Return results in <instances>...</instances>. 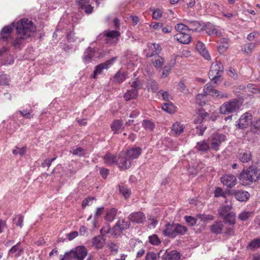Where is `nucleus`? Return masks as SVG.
<instances>
[{"mask_svg":"<svg viewBox=\"0 0 260 260\" xmlns=\"http://www.w3.org/2000/svg\"><path fill=\"white\" fill-rule=\"evenodd\" d=\"M20 113L25 118L30 119L32 117V115L31 114L32 110H29L27 111V110H23L22 111H19Z\"/></svg>","mask_w":260,"mask_h":260,"instance_id":"nucleus-61","label":"nucleus"},{"mask_svg":"<svg viewBox=\"0 0 260 260\" xmlns=\"http://www.w3.org/2000/svg\"><path fill=\"white\" fill-rule=\"evenodd\" d=\"M165 62V60L160 56H155L152 60V63L157 69H160Z\"/></svg>","mask_w":260,"mask_h":260,"instance_id":"nucleus-29","label":"nucleus"},{"mask_svg":"<svg viewBox=\"0 0 260 260\" xmlns=\"http://www.w3.org/2000/svg\"><path fill=\"white\" fill-rule=\"evenodd\" d=\"M197 217L202 221L212 220L213 219V216L211 215L198 214Z\"/></svg>","mask_w":260,"mask_h":260,"instance_id":"nucleus-57","label":"nucleus"},{"mask_svg":"<svg viewBox=\"0 0 260 260\" xmlns=\"http://www.w3.org/2000/svg\"><path fill=\"white\" fill-rule=\"evenodd\" d=\"M119 191L122 194V195L125 197V199L129 198L131 194V190L126 187L125 186H120L119 187Z\"/></svg>","mask_w":260,"mask_h":260,"instance_id":"nucleus-47","label":"nucleus"},{"mask_svg":"<svg viewBox=\"0 0 260 260\" xmlns=\"http://www.w3.org/2000/svg\"><path fill=\"white\" fill-rule=\"evenodd\" d=\"M213 97L219 99H227L229 97V95L226 92H222L217 90L214 92Z\"/></svg>","mask_w":260,"mask_h":260,"instance_id":"nucleus-52","label":"nucleus"},{"mask_svg":"<svg viewBox=\"0 0 260 260\" xmlns=\"http://www.w3.org/2000/svg\"><path fill=\"white\" fill-rule=\"evenodd\" d=\"M10 81L9 76L6 74H2L0 75V84L7 85Z\"/></svg>","mask_w":260,"mask_h":260,"instance_id":"nucleus-53","label":"nucleus"},{"mask_svg":"<svg viewBox=\"0 0 260 260\" xmlns=\"http://www.w3.org/2000/svg\"><path fill=\"white\" fill-rule=\"evenodd\" d=\"M26 147H22L19 148L16 147L13 151V153L15 155L19 154L20 156L23 155L26 152Z\"/></svg>","mask_w":260,"mask_h":260,"instance_id":"nucleus-55","label":"nucleus"},{"mask_svg":"<svg viewBox=\"0 0 260 260\" xmlns=\"http://www.w3.org/2000/svg\"><path fill=\"white\" fill-rule=\"evenodd\" d=\"M252 121V115L249 112H246L241 116L236 124L239 128L244 129L251 125Z\"/></svg>","mask_w":260,"mask_h":260,"instance_id":"nucleus-5","label":"nucleus"},{"mask_svg":"<svg viewBox=\"0 0 260 260\" xmlns=\"http://www.w3.org/2000/svg\"><path fill=\"white\" fill-rule=\"evenodd\" d=\"M221 181L228 187L232 188L236 184L237 179L234 175H225L221 178Z\"/></svg>","mask_w":260,"mask_h":260,"instance_id":"nucleus-11","label":"nucleus"},{"mask_svg":"<svg viewBox=\"0 0 260 260\" xmlns=\"http://www.w3.org/2000/svg\"><path fill=\"white\" fill-rule=\"evenodd\" d=\"M71 152L73 154L78 156L84 155L85 153V150L80 147L73 148Z\"/></svg>","mask_w":260,"mask_h":260,"instance_id":"nucleus-45","label":"nucleus"},{"mask_svg":"<svg viewBox=\"0 0 260 260\" xmlns=\"http://www.w3.org/2000/svg\"><path fill=\"white\" fill-rule=\"evenodd\" d=\"M161 48L160 45L156 43H150L148 45V49L145 50L146 55L151 57L160 53Z\"/></svg>","mask_w":260,"mask_h":260,"instance_id":"nucleus-9","label":"nucleus"},{"mask_svg":"<svg viewBox=\"0 0 260 260\" xmlns=\"http://www.w3.org/2000/svg\"><path fill=\"white\" fill-rule=\"evenodd\" d=\"M23 216L19 214L15 216V217L14 218L15 220L17 219V221L16 222V224L20 227L22 228L23 226Z\"/></svg>","mask_w":260,"mask_h":260,"instance_id":"nucleus-60","label":"nucleus"},{"mask_svg":"<svg viewBox=\"0 0 260 260\" xmlns=\"http://www.w3.org/2000/svg\"><path fill=\"white\" fill-rule=\"evenodd\" d=\"M94 51L91 48H88L85 51L83 59L85 62H89L92 57L94 56Z\"/></svg>","mask_w":260,"mask_h":260,"instance_id":"nucleus-25","label":"nucleus"},{"mask_svg":"<svg viewBox=\"0 0 260 260\" xmlns=\"http://www.w3.org/2000/svg\"><path fill=\"white\" fill-rule=\"evenodd\" d=\"M186 23L189 28L188 31H197L201 27V24L198 21L186 20Z\"/></svg>","mask_w":260,"mask_h":260,"instance_id":"nucleus-20","label":"nucleus"},{"mask_svg":"<svg viewBox=\"0 0 260 260\" xmlns=\"http://www.w3.org/2000/svg\"><path fill=\"white\" fill-rule=\"evenodd\" d=\"M259 247H260V239H254L248 245V248L251 250H254Z\"/></svg>","mask_w":260,"mask_h":260,"instance_id":"nucleus-43","label":"nucleus"},{"mask_svg":"<svg viewBox=\"0 0 260 260\" xmlns=\"http://www.w3.org/2000/svg\"><path fill=\"white\" fill-rule=\"evenodd\" d=\"M147 89L152 92H155L158 89V84L154 80L150 79L147 82Z\"/></svg>","mask_w":260,"mask_h":260,"instance_id":"nucleus-34","label":"nucleus"},{"mask_svg":"<svg viewBox=\"0 0 260 260\" xmlns=\"http://www.w3.org/2000/svg\"><path fill=\"white\" fill-rule=\"evenodd\" d=\"M117 210L116 208H113L110 209L107 211L106 215L105 216V220L112 222L115 219V217L117 214Z\"/></svg>","mask_w":260,"mask_h":260,"instance_id":"nucleus-27","label":"nucleus"},{"mask_svg":"<svg viewBox=\"0 0 260 260\" xmlns=\"http://www.w3.org/2000/svg\"><path fill=\"white\" fill-rule=\"evenodd\" d=\"M138 95V91L136 89L128 90L124 95V99L128 101L136 99Z\"/></svg>","mask_w":260,"mask_h":260,"instance_id":"nucleus-26","label":"nucleus"},{"mask_svg":"<svg viewBox=\"0 0 260 260\" xmlns=\"http://www.w3.org/2000/svg\"><path fill=\"white\" fill-rule=\"evenodd\" d=\"M251 125V129L254 132L260 131V119L255 121H252Z\"/></svg>","mask_w":260,"mask_h":260,"instance_id":"nucleus-56","label":"nucleus"},{"mask_svg":"<svg viewBox=\"0 0 260 260\" xmlns=\"http://www.w3.org/2000/svg\"><path fill=\"white\" fill-rule=\"evenodd\" d=\"M225 140V135L222 134H214L211 137V148L215 150H218V147L222 142Z\"/></svg>","mask_w":260,"mask_h":260,"instance_id":"nucleus-6","label":"nucleus"},{"mask_svg":"<svg viewBox=\"0 0 260 260\" xmlns=\"http://www.w3.org/2000/svg\"><path fill=\"white\" fill-rule=\"evenodd\" d=\"M175 38L180 43L188 44L190 42L191 37L190 34L186 32L178 33L175 36Z\"/></svg>","mask_w":260,"mask_h":260,"instance_id":"nucleus-14","label":"nucleus"},{"mask_svg":"<svg viewBox=\"0 0 260 260\" xmlns=\"http://www.w3.org/2000/svg\"><path fill=\"white\" fill-rule=\"evenodd\" d=\"M143 127L147 131L151 132L155 127V124L150 120H144L142 122Z\"/></svg>","mask_w":260,"mask_h":260,"instance_id":"nucleus-33","label":"nucleus"},{"mask_svg":"<svg viewBox=\"0 0 260 260\" xmlns=\"http://www.w3.org/2000/svg\"><path fill=\"white\" fill-rule=\"evenodd\" d=\"M92 243L95 248L101 249L104 246L105 242L102 236H98L93 238Z\"/></svg>","mask_w":260,"mask_h":260,"instance_id":"nucleus-22","label":"nucleus"},{"mask_svg":"<svg viewBox=\"0 0 260 260\" xmlns=\"http://www.w3.org/2000/svg\"><path fill=\"white\" fill-rule=\"evenodd\" d=\"M214 196L215 197H225V193L223 191L222 189L220 187H217L214 190Z\"/></svg>","mask_w":260,"mask_h":260,"instance_id":"nucleus-64","label":"nucleus"},{"mask_svg":"<svg viewBox=\"0 0 260 260\" xmlns=\"http://www.w3.org/2000/svg\"><path fill=\"white\" fill-rule=\"evenodd\" d=\"M251 155L250 152H243L239 155V159L242 162H248L251 160Z\"/></svg>","mask_w":260,"mask_h":260,"instance_id":"nucleus-40","label":"nucleus"},{"mask_svg":"<svg viewBox=\"0 0 260 260\" xmlns=\"http://www.w3.org/2000/svg\"><path fill=\"white\" fill-rule=\"evenodd\" d=\"M95 200V198L89 197L87 198H86L85 200H84L82 203V207L83 209H84L87 206H90L91 205L93 201Z\"/></svg>","mask_w":260,"mask_h":260,"instance_id":"nucleus-51","label":"nucleus"},{"mask_svg":"<svg viewBox=\"0 0 260 260\" xmlns=\"http://www.w3.org/2000/svg\"><path fill=\"white\" fill-rule=\"evenodd\" d=\"M206 94H199L196 96V102L198 104H199L200 106H203L205 104V101H206Z\"/></svg>","mask_w":260,"mask_h":260,"instance_id":"nucleus-50","label":"nucleus"},{"mask_svg":"<svg viewBox=\"0 0 260 260\" xmlns=\"http://www.w3.org/2000/svg\"><path fill=\"white\" fill-rule=\"evenodd\" d=\"M130 225V223L128 221H126L124 219L120 218L116 222V226L121 231L127 229Z\"/></svg>","mask_w":260,"mask_h":260,"instance_id":"nucleus-30","label":"nucleus"},{"mask_svg":"<svg viewBox=\"0 0 260 260\" xmlns=\"http://www.w3.org/2000/svg\"><path fill=\"white\" fill-rule=\"evenodd\" d=\"M13 30V27L11 25H8L4 27L1 31V35L3 39L6 41L11 39L10 34Z\"/></svg>","mask_w":260,"mask_h":260,"instance_id":"nucleus-21","label":"nucleus"},{"mask_svg":"<svg viewBox=\"0 0 260 260\" xmlns=\"http://www.w3.org/2000/svg\"><path fill=\"white\" fill-rule=\"evenodd\" d=\"M23 253V248L21 246L20 242L17 243L14 245L9 251V255H14L15 257H18L21 256Z\"/></svg>","mask_w":260,"mask_h":260,"instance_id":"nucleus-15","label":"nucleus"},{"mask_svg":"<svg viewBox=\"0 0 260 260\" xmlns=\"http://www.w3.org/2000/svg\"><path fill=\"white\" fill-rule=\"evenodd\" d=\"M232 206L229 205L223 206L218 210V213L220 216L224 217L231 213Z\"/></svg>","mask_w":260,"mask_h":260,"instance_id":"nucleus-37","label":"nucleus"},{"mask_svg":"<svg viewBox=\"0 0 260 260\" xmlns=\"http://www.w3.org/2000/svg\"><path fill=\"white\" fill-rule=\"evenodd\" d=\"M120 35V32L117 30H109L106 32L105 36L107 38L105 40L106 43L110 44L116 43L118 40V37Z\"/></svg>","mask_w":260,"mask_h":260,"instance_id":"nucleus-12","label":"nucleus"},{"mask_svg":"<svg viewBox=\"0 0 260 260\" xmlns=\"http://www.w3.org/2000/svg\"><path fill=\"white\" fill-rule=\"evenodd\" d=\"M75 258L73 255V252L72 250L69 252H67L64 253L63 256L60 258V260H72Z\"/></svg>","mask_w":260,"mask_h":260,"instance_id":"nucleus-63","label":"nucleus"},{"mask_svg":"<svg viewBox=\"0 0 260 260\" xmlns=\"http://www.w3.org/2000/svg\"><path fill=\"white\" fill-rule=\"evenodd\" d=\"M252 216H253L252 212L243 211L239 214L238 218L241 221H246Z\"/></svg>","mask_w":260,"mask_h":260,"instance_id":"nucleus-41","label":"nucleus"},{"mask_svg":"<svg viewBox=\"0 0 260 260\" xmlns=\"http://www.w3.org/2000/svg\"><path fill=\"white\" fill-rule=\"evenodd\" d=\"M213 83H214L212 81L211 82L207 83L205 85L204 89H203V91H204V93L206 95L209 94V95H210L213 96L214 92L216 90L214 89L215 86L213 85Z\"/></svg>","mask_w":260,"mask_h":260,"instance_id":"nucleus-24","label":"nucleus"},{"mask_svg":"<svg viewBox=\"0 0 260 260\" xmlns=\"http://www.w3.org/2000/svg\"><path fill=\"white\" fill-rule=\"evenodd\" d=\"M247 89H248L249 91L254 94L260 93V89L257 88L256 85H254L253 84L248 85Z\"/></svg>","mask_w":260,"mask_h":260,"instance_id":"nucleus-59","label":"nucleus"},{"mask_svg":"<svg viewBox=\"0 0 260 260\" xmlns=\"http://www.w3.org/2000/svg\"><path fill=\"white\" fill-rule=\"evenodd\" d=\"M36 31V26L27 19H22L17 23V36L13 42V46L19 47L25 40L30 37Z\"/></svg>","mask_w":260,"mask_h":260,"instance_id":"nucleus-1","label":"nucleus"},{"mask_svg":"<svg viewBox=\"0 0 260 260\" xmlns=\"http://www.w3.org/2000/svg\"><path fill=\"white\" fill-rule=\"evenodd\" d=\"M235 216L236 215L234 213L231 212L223 217V221L225 223L233 225L235 223Z\"/></svg>","mask_w":260,"mask_h":260,"instance_id":"nucleus-35","label":"nucleus"},{"mask_svg":"<svg viewBox=\"0 0 260 260\" xmlns=\"http://www.w3.org/2000/svg\"><path fill=\"white\" fill-rule=\"evenodd\" d=\"M171 260H179L180 258V253L176 250H172L169 252Z\"/></svg>","mask_w":260,"mask_h":260,"instance_id":"nucleus-58","label":"nucleus"},{"mask_svg":"<svg viewBox=\"0 0 260 260\" xmlns=\"http://www.w3.org/2000/svg\"><path fill=\"white\" fill-rule=\"evenodd\" d=\"M131 87L133 88V89H136L137 91L141 88V83L138 78H136L131 83Z\"/></svg>","mask_w":260,"mask_h":260,"instance_id":"nucleus-62","label":"nucleus"},{"mask_svg":"<svg viewBox=\"0 0 260 260\" xmlns=\"http://www.w3.org/2000/svg\"><path fill=\"white\" fill-rule=\"evenodd\" d=\"M175 29L178 31V33L186 32L188 31L189 28L186 24L179 23L175 26Z\"/></svg>","mask_w":260,"mask_h":260,"instance_id":"nucleus-49","label":"nucleus"},{"mask_svg":"<svg viewBox=\"0 0 260 260\" xmlns=\"http://www.w3.org/2000/svg\"><path fill=\"white\" fill-rule=\"evenodd\" d=\"M239 108V101L235 99L224 103L220 108V111L223 114H229L235 112Z\"/></svg>","mask_w":260,"mask_h":260,"instance_id":"nucleus-4","label":"nucleus"},{"mask_svg":"<svg viewBox=\"0 0 260 260\" xmlns=\"http://www.w3.org/2000/svg\"><path fill=\"white\" fill-rule=\"evenodd\" d=\"M123 123L120 120L114 121L111 124V127L114 134H118L122 132L124 128Z\"/></svg>","mask_w":260,"mask_h":260,"instance_id":"nucleus-18","label":"nucleus"},{"mask_svg":"<svg viewBox=\"0 0 260 260\" xmlns=\"http://www.w3.org/2000/svg\"><path fill=\"white\" fill-rule=\"evenodd\" d=\"M162 109L169 113H173L175 111V107L171 103H165L162 106Z\"/></svg>","mask_w":260,"mask_h":260,"instance_id":"nucleus-42","label":"nucleus"},{"mask_svg":"<svg viewBox=\"0 0 260 260\" xmlns=\"http://www.w3.org/2000/svg\"><path fill=\"white\" fill-rule=\"evenodd\" d=\"M104 159L106 162H117L118 161L116 157L111 155V154L109 153L106 154Z\"/></svg>","mask_w":260,"mask_h":260,"instance_id":"nucleus-54","label":"nucleus"},{"mask_svg":"<svg viewBox=\"0 0 260 260\" xmlns=\"http://www.w3.org/2000/svg\"><path fill=\"white\" fill-rule=\"evenodd\" d=\"M141 153V148L140 147L132 148L127 150L126 158L129 160L137 158Z\"/></svg>","mask_w":260,"mask_h":260,"instance_id":"nucleus-16","label":"nucleus"},{"mask_svg":"<svg viewBox=\"0 0 260 260\" xmlns=\"http://www.w3.org/2000/svg\"><path fill=\"white\" fill-rule=\"evenodd\" d=\"M128 219L133 222L141 223L145 221L146 217L143 212L138 211L130 214L128 216Z\"/></svg>","mask_w":260,"mask_h":260,"instance_id":"nucleus-10","label":"nucleus"},{"mask_svg":"<svg viewBox=\"0 0 260 260\" xmlns=\"http://www.w3.org/2000/svg\"><path fill=\"white\" fill-rule=\"evenodd\" d=\"M83 0H79V5L80 6L79 9L82 10H84L87 14H90L93 11V7L90 5L83 4L82 1Z\"/></svg>","mask_w":260,"mask_h":260,"instance_id":"nucleus-39","label":"nucleus"},{"mask_svg":"<svg viewBox=\"0 0 260 260\" xmlns=\"http://www.w3.org/2000/svg\"><path fill=\"white\" fill-rule=\"evenodd\" d=\"M149 242L153 245H158L161 243L160 240L159 239L158 236L153 234L148 237Z\"/></svg>","mask_w":260,"mask_h":260,"instance_id":"nucleus-44","label":"nucleus"},{"mask_svg":"<svg viewBox=\"0 0 260 260\" xmlns=\"http://www.w3.org/2000/svg\"><path fill=\"white\" fill-rule=\"evenodd\" d=\"M175 60H172L169 63V64L168 66H166L162 71V75L161 76L162 77H166L168 76V75L169 74L170 71L171 70L172 67H173L174 64H175Z\"/></svg>","mask_w":260,"mask_h":260,"instance_id":"nucleus-38","label":"nucleus"},{"mask_svg":"<svg viewBox=\"0 0 260 260\" xmlns=\"http://www.w3.org/2000/svg\"><path fill=\"white\" fill-rule=\"evenodd\" d=\"M206 31L207 34L209 36H216L219 37L221 35L220 32H219L214 26L207 28Z\"/></svg>","mask_w":260,"mask_h":260,"instance_id":"nucleus-46","label":"nucleus"},{"mask_svg":"<svg viewBox=\"0 0 260 260\" xmlns=\"http://www.w3.org/2000/svg\"><path fill=\"white\" fill-rule=\"evenodd\" d=\"M196 148L199 151L203 152H206L210 148L209 144L205 140L198 142Z\"/></svg>","mask_w":260,"mask_h":260,"instance_id":"nucleus-32","label":"nucleus"},{"mask_svg":"<svg viewBox=\"0 0 260 260\" xmlns=\"http://www.w3.org/2000/svg\"><path fill=\"white\" fill-rule=\"evenodd\" d=\"M236 199L241 202L246 201L249 198V193L247 191L239 190L235 193Z\"/></svg>","mask_w":260,"mask_h":260,"instance_id":"nucleus-23","label":"nucleus"},{"mask_svg":"<svg viewBox=\"0 0 260 260\" xmlns=\"http://www.w3.org/2000/svg\"><path fill=\"white\" fill-rule=\"evenodd\" d=\"M126 79V75L124 73L117 72L114 76V80L118 83H121L124 81Z\"/></svg>","mask_w":260,"mask_h":260,"instance_id":"nucleus-48","label":"nucleus"},{"mask_svg":"<svg viewBox=\"0 0 260 260\" xmlns=\"http://www.w3.org/2000/svg\"><path fill=\"white\" fill-rule=\"evenodd\" d=\"M116 57H113L111 59L108 60L105 62L101 63L96 66L92 77L96 78L98 75L102 73L103 70L108 69L109 67L111 66L112 62L116 60Z\"/></svg>","mask_w":260,"mask_h":260,"instance_id":"nucleus-8","label":"nucleus"},{"mask_svg":"<svg viewBox=\"0 0 260 260\" xmlns=\"http://www.w3.org/2000/svg\"><path fill=\"white\" fill-rule=\"evenodd\" d=\"M196 49L200 54L207 60H210L211 57L208 51L206 49L205 45L202 42L199 41L196 45Z\"/></svg>","mask_w":260,"mask_h":260,"instance_id":"nucleus-13","label":"nucleus"},{"mask_svg":"<svg viewBox=\"0 0 260 260\" xmlns=\"http://www.w3.org/2000/svg\"><path fill=\"white\" fill-rule=\"evenodd\" d=\"M72 251L74 258L77 260H83L87 254V249L84 246H78Z\"/></svg>","mask_w":260,"mask_h":260,"instance_id":"nucleus-7","label":"nucleus"},{"mask_svg":"<svg viewBox=\"0 0 260 260\" xmlns=\"http://www.w3.org/2000/svg\"><path fill=\"white\" fill-rule=\"evenodd\" d=\"M187 231L186 227L180 224H175V237L178 235H183L185 234Z\"/></svg>","mask_w":260,"mask_h":260,"instance_id":"nucleus-31","label":"nucleus"},{"mask_svg":"<svg viewBox=\"0 0 260 260\" xmlns=\"http://www.w3.org/2000/svg\"><path fill=\"white\" fill-rule=\"evenodd\" d=\"M184 128L183 124L176 121L172 125V131L175 135L178 136L183 132Z\"/></svg>","mask_w":260,"mask_h":260,"instance_id":"nucleus-19","label":"nucleus"},{"mask_svg":"<svg viewBox=\"0 0 260 260\" xmlns=\"http://www.w3.org/2000/svg\"><path fill=\"white\" fill-rule=\"evenodd\" d=\"M257 44L256 43H248L242 47V51L244 52L249 54L252 52L256 47Z\"/></svg>","mask_w":260,"mask_h":260,"instance_id":"nucleus-28","label":"nucleus"},{"mask_svg":"<svg viewBox=\"0 0 260 260\" xmlns=\"http://www.w3.org/2000/svg\"><path fill=\"white\" fill-rule=\"evenodd\" d=\"M239 179L243 185H249L260 179V169L251 166L240 173Z\"/></svg>","mask_w":260,"mask_h":260,"instance_id":"nucleus-2","label":"nucleus"},{"mask_svg":"<svg viewBox=\"0 0 260 260\" xmlns=\"http://www.w3.org/2000/svg\"><path fill=\"white\" fill-rule=\"evenodd\" d=\"M164 236L171 238H175V224L168 223L166 224L165 228L162 231Z\"/></svg>","mask_w":260,"mask_h":260,"instance_id":"nucleus-17","label":"nucleus"},{"mask_svg":"<svg viewBox=\"0 0 260 260\" xmlns=\"http://www.w3.org/2000/svg\"><path fill=\"white\" fill-rule=\"evenodd\" d=\"M223 70V66L220 62L216 61L211 64L208 75L214 84H217L222 81Z\"/></svg>","mask_w":260,"mask_h":260,"instance_id":"nucleus-3","label":"nucleus"},{"mask_svg":"<svg viewBox=\"0 0 260 260\" xmlns=\"http://www.w3.org/2000/svg\"><path fill=\"white\" fill-rule=\"evenodd\" d=\"M223 227V224L221 222H217L211 226V230L214 233L220 234L222 231Z\"/></svg>","mask_w":260,"mask_h":260,"instance_id":"nucleus-36","label":"nucleus"}]
</instances>
